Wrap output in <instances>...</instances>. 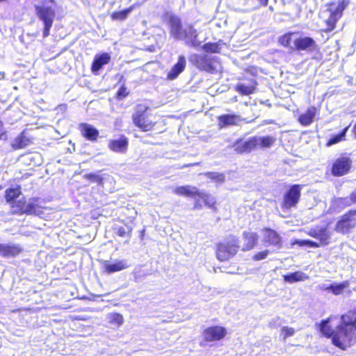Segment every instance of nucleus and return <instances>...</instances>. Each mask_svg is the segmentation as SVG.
<instances>
[{
  "instance_id": "1",
  "label": "nucleus",
  "mask_w": 356,
  "mask_h": 356,
  "mask_svg": "<svg viewBox=\"0 0 356 356\" xmlns=\"http://www.w3.org/2000/svg\"><path fill=\"white\" fill-rule=\"evenodd\" d=\"M332 319L330 316L322 320L317 325L318 330L323 337L331 339L334 346L345 350L356 338V307L341 315L340 323L335 329L330 324Z\"/></svg>"
},
{
  "instance_id": "2",
  "label": "nucleus",
  "mask_w": 356,
  "mask_h": 356,
  "mask_svg": "<svg viewBox=\"0 0 356 356\" xmlns=\"http://www.w3.org/2000/svg\"><path fill=\"white\" fill-rule=\"evenodd\" d=\"M174 193L179 196L194 199L193 209L200 210L204 207L213 212H218V203L216 198L211 194L199 190L197 187L191 185L177 186Z\"/></svg>"
},
{
  "instance_id": "3",
  "label": "nucleus",
  "mask_w": 356,
  "mask_h": 356,
  "mask_svg": "<svg viewBox=\"0 0 356 356\" xmlns=\"http://www.w3.org/2000/svg\"><path fill=\"white\" fill-rule=\"evenodd\" d=\"M239 249L240 241L238 238L234 234H230L223 241L216 243V257L220 262L228 261L237 254Z\"/></svg>"
},
{
  "instance_id": "4",
  "label": "nucleus",
  "mask_w": 356,
  "mask_h": 356,
  "mask_svg": "<svg viewBox=\"0 0 356 356\" xmlns=\"http://www.w3.org/2000/svg\"><path fill=\"white\" fill-rule=\"evenodd\" d=\"M349 3V0H339L337 5L335 1H330L325 4L329 16L324 21L325 28L323 32L330 33L336 29L338 22L342 17L343 11Z\"/></svg>"
},
{
  "instance_id": "5",
  "label": "nucleus",
  "mask_w": 356,
  "mask_h": 356,
  "mask_svg": "<svg viewBox=\"0 0 356 356\" xmlns=\"http://www.w3.org/2000/svg\"><path fill=\"white\" fill-rule=\"evenodd\" d=\"M131 118L134 124L144 132L152 131L157 123L149 107L141 104L137 106Z\"/></svg>"
},
{
  "instance_id": "6",
  "label": "nucleus",
  "mask_w": 356,
  "mask_h": 356,
  "mask_svg": "<svg viewBox=\"0 0 356 356\" xmlns=\"http://www.w3.org/2000/svg\"><path fill=\"white\" fill-rule=\"evenodd\" d=\"M302 189V185H291L283 195L281 208L283 210H289L296 207L300 200Z\"/></svg>"
},
{
  "instance_id": "7",
  "label": "nucleus",
  "mask_w": 356,
  "mask_h": 356,
  "mask_svg": "<svg viewBox=\"0 0 356 356\" xmlns=\"http://www.w3.org/2000/svg\"><path fill=\"white\" fill-rule=\"evenodd\" d=\"M352 159L347 156H341L335 159L329 170H327L326 174L330 172V175L335 177H343L351 170L352 168Z\"/></svg>"
},
{
  "instance_id": "8",
  "label": "nucleus",
  "mask_w": 356,
  "mask_h": 356,
  "mask_svg": "<svg viewBox=\"0 0 356 356\" xmlns=\"http://www.w3.org/2000/svg\"><path fill=\"white\" fill-rule=\"evenodd\" d=\"M227 334V331L223 326H209L202 332V341L200 345L203 346L207 343L221 341L226 337Z\"/></svg>"
},
{
  "instance_id": "9",
  "label": "nucleus",
  "mask_w": 356,
  "mask_h": 356,
  "mask_svg": "<svg viewBox=\"0 0 356 356\" xmlns=\"http://www.w3.org/2000/svg\"><path fill=\"white\" fill-rule=\"evenodd\" d=\"M356 209L348 210L342 215L335 225V230L343 234H348L356 226Z\"/></svg>"
},
{
  "instance_id": "10",
  "label": "nucleus",
  "mask_w": 356,
  "mask_h": 356,
  "mask_svg": "<svg viewBox=\"0 0 356 356\" xmlns=\"http://www.w3.org/2000/svg\"><path fill=\"white\" fill-rule=\"evenodd\" d=\"M189 60L193 65L201 71H205L210 73H213L216 71L215 59L207 54H195L191 56Z\"/></svg>"
},
{
  "instance_id": "11",
  "label": "nucleus",
  "mask_w": 356,
  "mask_h": 356,
  "mask_svg": "<svg viewBox=\"0 0 356 356\" xmlns=\"http://www.w3.org/2000/svg\"><path fill=\"white\" fill-rule=\"evenodd\" d=\"M35 10L37 15L44 22L43 37L46 38L49 35V30L52 26L54 11L51 8L39 6H35Z\"/></svg>"
},
{
  "instance_id": "12",
  "label": "nucleus",
  "mask_w": 356,
  "mask_h": 356,
  "mask_svg": "<svg viewBox=\"0 0 356 356\" xmlns=\"http://www.w3.org/2000/svg\"><path fill=\"white\" fill-rule=\"evenodd\" d=\"M307 234L316 239H318L320 246L327 245L330 243V234L327 227H316L309 229Z\"/></svg>"
},
{
  "instance_id": "13",
  "label": "nucleus",
  "mask_w": 356,
  "mask_h": 356,
  "mask_svg": "<svg viewBox=\"0 0 356 356\" xmlns=\"http://www.w3.org/2000/svg\"><path fill=\"white\" fill-rule=\"evenodd\" d=\"M262 231L264 233L263 242L266 246H274L278 249L282 248V238L275 230L264 227Z\"/></svg>"
},
{
  "instance_id": "14",
  "label": "nucleus",
  "mask_w": 356,
  "mask_h": 356,
  "mask_svg": "<svg viewBox=\"0 0 356 356\" xmlns=\"http://www.w3.org/2000/svg\"><path fill=\"white\" fill-rule=\"evenodd\" d=\"M234 151L238 154L250 152L257 148L256 136L250 138L248 140H236L234 144Z\"/></svg>"
},
{
  "instance_id": "15",
  "label": "nucleus",
  "mask_w": 356,
  "mask_h": 356,
  "mask_svg": "<svg viewBox=\"0 0 356 356\" xmlns=\"http://www.w3.org/2000/svg\"><path fill=\"white\" fill-rule=\"evenodd\" d=\"M81 135L87 140L96 142L99 138V131L92 124L88 123H80L78 127Z\"/></svg>"
},
{
  "instance_id": "16",
  "label": "nucleus",
  "mask_w": 356,
  "mask_h": 356,
  "mask_svg": "<svg viewBox=\"0 0 356 356\" xmlns=\"http://www.w3.org/2000/svg\"><path fill=\"white\" fill-rule=\"evenodd\" d=\"M111 60V57L107 52L95 55L90 67L92 73L95 75L98 74L99 71L103 67V66L108 64Z\"/></svg>"
},
{
  "instance_id": "17",
  "label": "nucleus",
  "mask_w": 356,
  "mask_h": 356,
  "mask_svg": "<svg viewBox=\"0 0 356 356\" xmlns=\"http://www.w3.org/2000/svg\"><path fill=\"white\" fill-rule=\"evenodd\" d=\"M170 33L176 40L181 38L183 29L181 19L174 15L169 17Z\"/></svg>"
},
{
  "instance_id": "18",
  "label": "nucleus",
  "mask_w": 356,
  "mask_h": 356,
  "mask_svg": "<svg viewBox=\"0 0 356 356\" xmlns=\"http://www.w3.org/2000/svg\"><path fill=\"white\" fill-rule=\"evenodd\" d=\"M316 47L315 40L311 37H300L294 40V49L298 51H312Z\"/></svg>"
},
{
  "instance_id": "19",
  "label": "nucleus",
  "mask_w": 356,
  "mask_h": 356,
  "mask_svg": "<svg viewBox=\"0 0 356 356\" xmlns=\"http://www.w3.org/2000/svg\"><path fill=\"white\" fill-rule=\"evenodd\" d=\"M186 66V59L184 55L178 56L177 62L172 65L167 74V79L168 80H174L177 79L179 75L183 72Z\"/></svg>"
},
{
  "instance_id": "20",
  "label": "nucleus",
  "mask_w": 356,
  "mask_h": 356,
  "mask_svg": "<svg viewBox=\"0 0 356 356\" xmlns=\"http://www.w3.org/2000/svg\"><path fill=\"white\" fill-rule=\"evenodd\" d=\"M197 31L194 29L192 25H189L184 29L181 34V38L179 40H185L187 44L193 47L200 46V42L198 41Z\"/></svg>"
},
{
  "instance_id": "21",
  "label": "nucleus",
  "mask_w": 356,
  "mask_h": 356,
  "mask_svg": "<svg viewBox=\"0 0 356 356\" xmlns=\"http://www.w3.org/2000/svg\"><path fill=\"white\" fill-rule=\"evenodd\" d=\"M129 267L125 260H117L114 263H110L104 261L102 265L103 272L107 274H111L115 272L123 270Z\"/></svg>"
},
{
  "instance_id": "22",
  "label": "nucleus",
  "mask_w": 356,
  "mask_h": 356,
  "mask_svg": "<svg viewBox=\"0 0 356 356\" xmlns=\"http://www.w3.org/2000/svg\"><path fill=\"white\" fill-rule=\"evenodd\" d=\"M22 251V247L14 243H0V256L3 257H14Z\"/></svg>"
},
{
  "instance_id": "23",
  "label": "nucleus",
  "mask_w": 356,
  "mask_h": 356,
  "mask_svg": "<svg viewBox=\"0 0 356 356\" xmlns=\"http://www.w3.org/2000/svg\"><path fill=\"white\" fill-rule=\"evenodd\" d=\"M129 140L122 135L118 139L111 140L108 143V148L114 152L125 153L128 149Z\"/></svg>"
},
{
  "instance_id": "24",
  "label": "nucleus",
  "mask_w": 356,
  "mask_h": 356,
  "mask_svg": "<svg viewBox=\"0 0 356 356\" xmlns=\"http://www.w3.org/2000/svg\"><path fill=\"white\" fill-rule=\"evenodd\" d=\"M243 238L245 241L244 245L242 248L243 252L254 249L258 243L259 235L256 232H243Z\"/></svg>"
},
{
  "instance_id": "25",
  "label": "nucleus",
  "mask_w": 356,
  "mask_h": 356,
  "mask_svg": "<svg viewBox=\"0 0 356 356\" xmlns=\"http://www.w3.org/2000/svg\"><path fill=\"white\" fill-rule=\"evenodd\" d=\"M218 124L220 128L238 124L240 122V117L236 114H223L218 118Z\"/></svg>"
},
{
  "instance_id": "26",
  "label": "nucleus",
  "mask_w": 356,
  "mask_h": 356,
  "mask_svg": "<svg viewBox=\"0 0 356 356\" xmlns=\"http://www.w3.org/2000/svg\"><path fill=\"white\" fill-rule=\"evenodd\" d=\"M316 113V108L315 106H309L306 111L298 116V122L303 126H308L311 124L314 120Z\"/></svg>"
},
{
  "instance_id": "27",
  "label": "nucleus",
  "mask_w": 356,
  "mask_h": 356,
  "mask_svg": "<svg viewBox=\"0 0 356 356\" xmlns=\"http://www.w3.org/2000/svg\"><path fill=\"white\" fill-rule=\"evenodd\" d=\"M31 143L30 138L26 135V132L22 131L11 144L14 149H19L26 147Z\"/></svg>"
},
{
  "instance_id": "28",
  "label": "nucleus",
  "mask_w": 356,
  "mask_h": 356,
  "mask_svg": "<svg viewBox=\"0 0 356 356\" xmlns=\"http://www.w3.org/2000/svg\"><path fill=\"white\" fill-rule=\"evenodd\" d=\"M42 207L38 204V200L33 199L26 202L23 213L40 216L42 214Z\"/></svg>"
},
{
  "instance_id": "29",
  "label": "nucleus",
  "mask_w": 356,
  "mask_h": 356,
  "mask_svg": "<svg viewBox=\"0 0 356 356\" xmlns=\"http://www.w3.org/2000/svg\"><path fill=\"white\" fill-rule=\"evenodd\" d=\"M349 286L350 283L348 280H346L341 283H332L326 288H325V290L330 291L332 294L335 296H339L342 294L344 290L348 288Z\"/></svg>"
},
{
  "instance_id": "30",
  "label": "nucleus",
  "mask_w": 356,
  "mask_h": 356,
  "mask_svg": "<svg viewBox=\"0 0 356 356\" xmlns=\"http://www.w3.org/2000/svg\"><path fill=\"white\" fill-rule=\"evenodd\" d=\"M350 124L344 127L338 134L332 136L326 142L325 146L330 147L334 144L344 141L346 139V134Z\"/></svg>"
},
{
  "instance_id": "31",
  "label": "nucleus",
  "mask_w": 356,
  "mask_h": 356,
  "mask_svg": "<svg viewBox=\"0 0 356 356\" xmlns=\"http://www.w3.org/2000/svg\"><path fill=\"white\" fill-rule=\"evenodd\" d=\"M257 148H270L276 142V138L272 136H256Z\"/></svg>"
},
{
  "instance_id": "32",
  "label": "nucleus",
  "mask_w": 356,
  "mask_h": 356,
  "mask_svg": "<svg viewBox=\"0 0 356 356\" xmlns=\"http://www.w3.org/2000/svg\"><path fill=\"white\" fill-rule=\"evenodd\" d=\"M134 6H131L122 10L114 11L110 15V17L113 21H124L127 19L129 13L134 10Z\"/></svg>"
},
{
  "instance_id": "33",
  "label": "nucleus",
  "mask_w": 356,
  "mask_h": 356,
  "mask_svg": "<svg viewBox=\"0 0 356 356\" xmlns=\"http://www.w3.org/2000/svg\"><path fill=\"white\" fill-rule=\"evenodd\" d=\"M222 40L217 42H207L202 46V49L206 53L219 54L221 50Z\"/></svg>"
},
{
  "instance_id": "34",
  "label": "nucleus",
  "mask_w": 356,
  "mask_h": 356,
  "mask_svg": "<svg viewBox=\"0 0 356 356\" xmlns=\"http://www.w3.org/2000/svg\"><path fill=\"white\" fill-rule=\"evenodd\" d=\"M339 204L343 207H348L356 203V192H353L349 197H343L337 199Z\"/></svg>"
},
{
  "instance_id": "35",
  "label": "nucleus",
  "mask_w": 356,
  "mask_h": 356,
  "mask_svg": "<svg viewBox=\"0 0 356 356\" xmlns=\"http://www.w3.org/2000/svg\"><path fill=\"white\" fill-rule=\"evenodd\" d=\"M122 81L123 82L122 85L120 86V88H119V90L115 95V98L118 100H122V99H124L129 94V92L127 90V88L125 86L124 78L123 75L120 76L118 82L120 83Z\"/></svg>"
},
{
  "instance_id": "36",
  "label": "nucleus",
  "mask_w": 356,
  "mask_h": 356,
  "mask_svg": "<svg viewBox=\"0 0 356 356\" xmlns=\"http://www.w3.org/2000/svg\"><path fill=\"white\" fill-rule=\"evenodd\" d=\"M303 273L299 271L291 273L283 276V279L285 282L289 283H293L303 280Z\"/></svg>"
},
{
  "instance_id": "37",
  "label": "nucleus",
  "mask_w": 356,
  "mask_h": 356,
  "mask_svg": "<svg viewBox=\"0 0 356 356\" xmlns=\"http://www.w3.org/2000/svg\"><path fill=\"white\" fill-rule=\"evenodd\" d=\"M294 32H287L278 38V43L284 47H291L292 36L294 35Z\"/></svg>"
},
{
  "instance_id": "38",
  "label": "nucleus",
  "mask_w": 356,
  "mask_h": 356,
  "mask_svg": "<svg viewBox=\"0 0 356 356\" xmlns=\"http://www.w3.org/2000/svg\"><path fill=\"white\" fill-rule=\"evenodd\" d=\"M21 194L19 188H8L6 191V200L8 202H13Z\"/></svg>"
},
{
  "instance_id": "39",
  "label": "nucleus",
  "mask_w": 356,
  "mask_h": 356,
  "mask_svg": "<svg viewBox=\"0 0 356 356\" xmlns=\"http://www.w3.org/2000/svg\"><path fill=\"white\" fill-rule=\"evenodd\" d=\"M109 323L117 327L121 326L124 323V318L122 314L119 313H112L108 316Z\"/></svg>"
},
{
  "instance_id": "40",
  "label": "nucleus",
  "mask_w": 356,
  "mask_h": 356,
  "mask_svg": "<svg viewBox=\"0 0 356 356\" xmlns=\"http://www.w3.org/2000/svg\"><path fill=\"white\" fill-rule=\"evenodd\" d=\"M132 228L129 225H125L124 226L119 227L117 229L116 234L120 237H127L131 238L132 234Z\"/></svg>"
},
{
  "instance_id": "41",
  "label": "nucleus",
  "mask_w": 356,
  "mask_h": 356,
  "mask_svg": "<svg viewBox=\"0 0 356 356\" xmlns=\"http://www.w3.org/2000/svg\"><path fill=\"white\" fill-rule=\"evenodd\" d=\"M236 90L243 95H249L252 94L255 88L252 86H247L245 84H239L236 88Z\"/></svg>"
},
{
  "instance_id": "42",
  "label": "nucleus",
  "mask_w": 356,
  "mask_h": 356,
  "mask_svg": "<svg viewBox=\"0 0 356 356\" xmlns=\"http://www.w3.org/2000/svg\"><path fill=\"white\" fill-rule=\"evenodd\" d=\"M204 176H206L207 178L210 179L214 180L220 183L224 182L225 181V176L222 173L207 172L204 173Z\"/></svg>"
},
{
  "instance_id": "43",
  "label": "nucleus",
  "mask_w": 356,
  "mask_h": 356,
  "mask_svg": "<svg viewBox=\"0 0 356 356\" xmlns=\"http://www.w3.org/2000/svg\"><path fill=\"white\" fill-rule=\"evenodd\" d=\"M85 178L90 181L97 183L99 185H101L103 184L104 179L100 175L95 174V173H90L85 175Z\"/></svg>"
},
{
  "instance_id": "44",
  "label": "nucleus",
  "mask_w": 356,
  "mask_h": 356,
  "mask_svg": "<svg viewBox=\"0 0 356 356\" xmlns=\"http://www.w3.org/2000/svg\"><path fill=\"white\" fill-rule=\"evenodd\" d=\"M26 202L19 200L17 202H13V207L15 209L14 212L24 213V207H26Z\"/></svg>"
},
{
  "instance_id": "45",
  "label": "nucleus",
  "mask_w": 356,
  "mask_h": 356,
  "mask_svg": "<svg viewBox=\"0 0 356 356\" xmlns=\"http://www.w3.org/2000/svg\"><path fill=\"white\" fill-rule=\"evenodd\" d=\"M296 332V330L293 327H283L281 329V335L284 339L293 336Z\"/></svg>"
},
{
  "instance_id": "46",
  "label": "nucleus",
  "mask_w": 356,
  "mask_h": 356,
  "mask_svg": "<svg viewBox=\"0 0 356 356\" xmlns=\"http://www.w3.org/2000/svg\"><path fill=\"white\" fill-rule=\"evenodd\" d=\"M297 243L300 246L307 245V246L311 247V248H319L320 247V244H318V242L313 241L311 240H302V241H298Z\"/></svg>"
},
{
  "instance_id": "47",
  "label": "nucleus",
  "mask_w": 356,
  "mask_h": 356,
  "mask_svg": "<svg viewBox=\"0 0 356 356\" xmlns=\"http://www.w3.org/2000/svg\"><path fill=\"white\" fill-rule=\"evenodd\" d=\"M268 252H269L267 250L257 252L253 256V259L254 261H260V260L264 259L268 256Z\"/></svg>"
},
{
  "instance_id": "48",
  "label": "nucleus",
  "mask_w": 356,
  "mask_h": 356,
  "mask_svg": "<svg viewBox=\"0 0 356 356\" xmlns=\"http://www.w3.org/2000/svg\"><path fill=\"white\" fill-rule=\"evenodd\" d=\"M6 139V133L3 130V122L0 120V140Z\"/></svg>"
},
{
  "instance_id": "49",
  "label": "nucleus",
  "mask_w": 356,
  "mask_h": 356,
  "mask_svg": "<svg viewBox=\"0 0 356 356\" xmlns=\"http://www.w3.org/2000/svg\"><path fill=\"white\" fill-rule=\"evenodd\" d=\"M259 5L262 7H266L268 6L269 0H257Z\"/></svg>"
},
{
  "instance_id": "50",
  "label": "nucleus",
  "mask_w": 356,
  "mask_h": 356,
  "mask_svg": "<svg viewBox=\"0 0 356 356\" xmlns=\"http://www.w3.org/2000/svg\"><path fill=\"white\" fill-rule=\"evenodd\" d=\"M145 234V229L143 228L142 230L140 231V238L141 240L144 239Z\"/></svg>"
},
{
  "instance_id": "51",
  "label": "nucleus",
  "mask_w": 356,
  "mask_h": 356,
  "mask_svg": "<svg viewBox=\"0 0 356 356\" xmlns=\"http://www.w3.org/2000/svg\"><path fill=\"white\" fill-rule=\"evenodd\" d=\"M352 132L353 134L354 138L356 139V122H355V124H354V126L353 127Z\"/></svg>"
},
{
  "instance_id": "52",
  "label": "nucleus",
  "mask_w": 356,
  "mask_h": 356,
  "mask_svg": "<svg viewBox=\"0 0 356 356\" xmlns=\"http://www.w3.org/2000/svg\"><path fill=\"white\" fill-rule=\"evenodd\" d=\"M7 0H0V3H2V2H5Z\"/></svg>"
}]
</instances>
